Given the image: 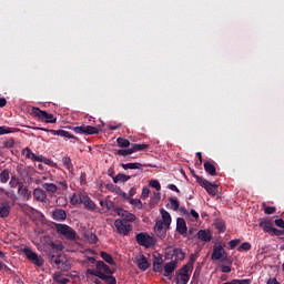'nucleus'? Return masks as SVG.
<instances>
[{"label": "nucleus", "mask_w": 284, "mask_h": 284, "mask_svg": "<svg viewBox=\"0 0 284 284\" xmlns=\"http://www.w3.org/2000/svg\"><path fill=\"white\" fill-rule=\"evenodd\" d=\"M136 243L146 250L156 245V239L154 235H150L148 232H141L135 235Z\"/></svg>", "instance_id": "obj_1"}, {"label": "nucleus", "mask_w": 284, "mask_h": 284, "mask_svg": "<svg viewBox=\"0 0 284 284\" xmlns=\"http://www.w3.org/2000/svg\"><path fill=\"white\" fill-rule=\"evenodd\" d=\"M87 274L101 278V274H114V271H112L108 264L103 263V261H98L95 268H88Z\"/></svg>", "instance_id": "obj_2"}, {"label": "nucleus", "mask_w": 284, "mask_h": 284, "mask_svg": "<svg viewBox=\"0 0 284 284\" xmlns=\"http://www.w3.org/2000/svg\"><path fill=\"white\" fill-rule=\"evenodd\" d=\"M31 116L39 119V121H44V123H57V118H54V114L48 113L47 111H43L37 106L31 109Z\"/></svg>", "instance_id": "obj_3"}, {"label": "nucleus", "mask_w": 284, "mask_h": 284, "mask_svg": "<svg viewBox=\"0 0 284 284\" xmlns=\"http://www.w3.org/2000/svg\"><path fill=\"white\" fill-rule=\"evenodd\" d=\"M55 232L68 241H77V231L67 224H55Z\"/></svg>", "instance_id": "obj_4"}, {"label": "nucleus", "mask_w": 284, "mask_h": 284, "mask_svg": "<svg viewBox=\"0 0 284 284\" xmlns=\"http://www.w3.org/2000/svg\"><path fill=\"white\" fill-rule=\"evenodd\" d=\"M50 263H54V265H57L58 270H61V272H70V270H72L70 262H68L65 256L62 255H51Z\"/></svg>", "instance_id": "obj_5"}, {"label": "nucleus", "mask_w": 284, "mask_h": 284, "mask_svg": "<svg viewBox=\"0 0 284 284\" xmlns=\"http://www.w3.org/2000/svg\"><path fill=\"white\" fill-rule=\"evenodd\" d=\"M193 176L196 180V183H199V185H201V187H204V190L207 192V194H210L211 196H216V189L219 187V185H216L215 183H212L196 174H194Z\"/></svg>", "instance_id": "obj_6"}, {"label": "nucleus", "mask_w": 284, "mask_h": 284, "mask_svg": "<svg viewBox=\"0 0 284 284\" xmlns=\"http://www.w3.org/2000/svg\"><path fill=\"white\" fill-rule=\"evenodd\" d=\"M192 273V268L190 267V264L183 265L178 271V276L175 277L176 284H187L190 283V274Z\"/></svg>", "instance_id": "obj_7"}, {"label": "nucleus", "mask_w": 284, "mask_h": 284, "mask_svg": "<svg viewBox=\"0 0 284 284\" xmlns=\"http://www.w3.org/2000/svg\"><path fill=\"white\" fill-rule=\"evenodd\" d=\"M211 261H221V263H227L230 261V258H227V251L223 248V245H216L213 247Z\"/></svg>", "instance_id": "obj_8"}, {"label": "nucleus", "mask_w": 284, "mask_h": 284, "mask_svg": "<svg viewBox=\"0 0 284 284\" xmlns=\"http://www.w3.org/2000/svg\"><path fill=\"white\" fill-rule=\"evenodd\" d=\"M23 254L27 256L30 263H32L33 265H37L38 267H43V264L45 263V261L34 251L30 250V247H26L23 250Z\"/></svg>", "instance_id": "obj_9"}, {"label": "nucleus", "mask_w": 284, "mask_h": 284, "mask_svg": "<svg viewBox=\"0 0 284 284\" xmlns=\"http://www.w3.org/2000/svg\"><path fill=\"white\" fill-rule=\"evenodd\" d=\"M114 227H115L118 234H120V236H128V234H130L132 232V224H130L121 219H116L114 221Z\"/></svg>", "instance_id": "obj_10"}, {"label": "nucleus", "mask_w": 284, "mask_h": 284, "mask_svg": "<svg viewBox=\"0 0 284 284\" xmlns=\"http://www.w3.org/2000/svg\"><path fill=\"white\" fill-rule=\"evenodd\" d=\"M41 132H50L53 136H62L63 139H74V141H79L74 134L65 131V130H54V129H45V128H38Z\"/></svg>", "instance_id": "obj_11"}, {"label": "nucleus", "mask_w": 284, "mask_h": 284, "mask_svg": "<svg viewBox=\"0 0 284 284\" xmlns=\"http://www.w3.org/2000/svg\"><path fill=\"white\" fill-rule=\"evenodd\" d=\"M153 230L158 239H161V241H165V239H168V230H170V227L163 225V221H156Z\"/></svg>", "instance_id": "obj_12"}, {"label": "nucleus", "mask_w": 284, "mask_h": 284, "mask_svg": "<svg viewBox=\"0 0 284 284\" xmlns=\"http://www.w3.org/2000/svg\"><path fill=\"white\" fill-rule=\"evenodd\" d=\"M115 214L121 216V221H124V223H134L136 221V215L130 213L121 206L116 209Z\"/></svg>", "instance_id": "obj_13"}, {"label": "nucleus", "mask_w": 284, "mask_h": 284, "mask_svg": "<svg viewBox=\"0 0 284 284\" xmlns=\"http://www.w3.org/2000/svg\"><path fill=\"white\" fill-rule=\"evenodd\" d=\"M82 205H84V207H85V210H88V212L97 211L99 214H103V212H101V209L97 207V203H94V201H92V197L89 196L88 194L84 195V197L82 200Z\"/></svg>", "instance_id": "obj_14"}, {"label": "nucleus", "mask_w": 284, "mask_h": 284, "mask_svg": "<svg viewBox=\"0 0 284 284\" xmlns=\"http://www.w3.org/2000/svg\"><path fill=\"white\" fill-rule=\"evenodd\" d=\"M75 132L77 134H99V128L97 126H92V125H80V126H75Z\"/></svg>", "instance_id": "obj_15"}, {"label": "nucleus", "mask_w": 284, "mask_h": 284, "mask_svg": "<svg viewBox=\"0 0 284 284\" xmlns=\"http://www.w3.org/2000/svg\"><path fill=\"white\" fill-rule=\"evenodd\" d=\"M18 194L22 201H30L32 199V191H30V189L24 184H20L18 187Z\"/></svg>", "instance_id": "obj_16"}, {"label": "nucleus", "mask_w": 284, "mask_h": 284, "mask_svg": "<svg viewBox=\"0 0 284 284\" xmlns=\"http://www.w3.org/2000/svg\"><path fill=\"white\" fill-rule=\"evenodd\" d=\"M169 250V256H174L176 261L185 260V252H183V248L170 246Z\"/></svg>", "instance_id": "obj_17"}, {"label": "nucleus", "mask_w": 284, "mask_h": 284, "mask_svg": "<svg viewBox=\"0 0 284 284\" xmlns=\"http://www.w3.org/2000/svg\"><path fill=\"white\" fill-rule=\"evenodd\" d=\"M33 197L39 203H45V200L48 199V193H45L43 189L38 187L33 190Z\"/></svg>", "instance_id": "obj_18"}, {"label": "nucleus", "mask_w": 284, "mask_h": 284, "mask_svg": "<svg viewBox=\"0 0 284 284\" xmlns=\"http://www.w3.org/2000/svg\"><path fill=\"white\" fill-rule=\"evenodd\" d=\"M22 154L23 156H26V159H30L31 161H36L38 163H43V156L34 154V152H32V150H30L29 148L24 149L22 151Z\"/></svg>", "instance_id": "obj_19"}, {"label": "nucleus", "mask_w": 284, "mask_h": 284, "mask_svg": "<svg viewBox=\"0 0 284 284\" xmlns=\"http://www.w3.org/2000/svg\"><path fill=\"white\" fill-rule=\"evenodd\" d=\"M52 219L58 222L65 221L68 213L63 209H55L52 211Z\"/></svg>", "instance_id": "obj_20"}, {"label": "nucleus", "mask_w": 284, "mask_h": 284, "mask_svg": "<svg viewBox=\"0 0 284 284\" xmlns=\"http://www.w3.org/2000/svg\"><path fill=\"white\" fill-rule=\"evenodd\" d=\"M153 272H162L163 270V256L161 254L153 255Z\"/></svg>", "instance_id": "obj_21"}, {"label": "nucleus", "mask_w": 284, "mask_h": 284, "mask_svg": "<svg viewBox=\"0 0 284 284\" xmlns=\"http://www.w3.org/2000/svg\"><path fill=\"white\" fill-rule=\"evenodd\" d=\"M176 231L182 236L187 234V224L185 223V220L183 217H179L176 220Z\"/></svg>", "instance_id": "obj_22"}, {"label": "nucleus", "mask_w": 284, "mask_h": 284, "mask_svg": "<svg viewBox=\"0 0 284 284\" xmlns=\"http://www.w3.org/2000/svg\"><path fill=\"white\" fill-rule=\"evenodd\" d=\"M85 193L79 192V193H73L70 203L71 205H81L83 203V199H85Z\"/></svg>", "instance_id": "obj_23"}, {"label": "nucleus", "mask_w": 284, "mask_h": 284, "mask_svg": "<svg viewBox=\"0 0 284 284\" xmlns=\"http://www.w3.org/2000/svg\"><path fill=\"white\" fill-rule=\"evenodd\" d=\"M178 262L171 261L164 265V273L163 276H170L171 274H174V271L176 270Z\"/></svg>", "instance_id": "obj_24"}, {"label": "nucleus", "mask_w": 284, "mask_h": 284, "mask_svg": "<svg viewBox=\"0 0 284 284\" xmlns=\"http://www.w3.org/2000/svg\"><path fill=\"white\" fill-rule=\"evenodd\" d=\"M197 239L204 243H210V241H212V233L210 230H200L197 232Z\"/></svg>", "instance_id": "obj_25"}, {"label": "nucleus", "mask_w": 284, "mask_h": 284, "mask_svg": "<svg viewBox=\"0 0 284 284\" xmlns=\"http://www.w3.org/2000/svg\"><path fill=\"white\" fill-rule=\"evenodd\" d=\"M10 216V202H2L0 205V219H8Z\"/></svg>", "instance_id": "obj_26"}, {"label": "nucleus", "mask_w": 284, "mask_h": 284, "mask_svg": "<svg viewBox=\"0 0 284 284\" xmlns=\"http://www.w3.org/2000/svg\"><path fill=\"white\" fill-rule=\"evenodd\" d=\"M136 263L141 272H145L150 268V262H148V257H145V255H141L140 258H138Z\"/></svg>", "instance_id": "obj_27"}, {"label": "nucleus", "mask_w": 284, "mask_h": 284, "mask_svg": "<svg viewBox=\"0 0 284 284\" xmlns=\"http://www.w3.org/2000/svg\"><path fill=\"white\" fill-rule=\"evenodd\" d=\"M100 205L101 207H106L108 211L111 210L114 213H116V210H119V205H115V203L111 200H100Z\"/></svg>", "instance_id": "obj_28"}, {"label": "nucleus", "mask_w": 284, "mask_h": 284, "mask_svg": "<svg viewBox=\"0 0 284 284\" xmlns=\"http://www.w3.org/2000/svg\"><path fill=\"white\" fill-rule=\"evenodd\" d=\"M160 212H161V215H162L163 225L166 226V227H170V225L172 224V216L164 209H162Z\"/></svg>", "instance_id": "obj_29"}, {"label": "nucleus", "mask_w": 284, "mask_h": 284, "mask_svg": "<svg viewBox=\"0 0 284 284\" xmlns=\"http://www.w3.org/2000/svg\"><path fill=\"white\" fill-rule=\"evenodd\" d=\"M204 171L206 174H210V176H216V166L210 161L204 162Z\"/></svg>", "instance_id": "obj_30"}, {"label": "nucleus", "mask_w": 284, "mask_h": 284, "mask_svg": "<svg viewBox=\"0 0 284 284\" xmlns=\"http://www.w3.org/2000/svg\"><path fill=\"white\" fill-rule=\"evenodd\" d=\"M258 227L263 229V232H266L267 234H272L274 230V226H272V222L270 221H261Z\"/></svg>", "instance_id": "obj_31"}, {"label": "nucleus", "mask_w": 284, "mask_h": 284, "mask_svg": "<svg viewBox=\"0 0 284 284\" xmlns=\"http://www.w3.org/2000/svg\"><path fill=\"white\" fill-rule=\"evenodd\" d=\"M42 187L45 190V192H48V194H57L59 191V186H57L54 183H43Z\"/></svg>", "instance_id": "obj_32"}, {"label": "nucleus", "mask_w": 284, "mask_h": 284, "mask_svg": "<svg viewBox=\"0 0 284 284\" xmlns=\"http://www.w3.org/2000/svg\"><path fill=\"white\" fill-rule=\"evenodd\" d=\"M131 179H132L131 175H125L123 173H118L113 178V183H128V181H130Z\"/></svg>", "instance_id": "obj_33"}, {"label": "nucleus", "mask_w": 284, "mask_h": 284, "mask_svg": "<svg viewBox=\"0 0 284 284\" xmlns=\"http://www.w3.org/2000/svg\"><path fill=\"white\" fill-rule=\"evenodd\" d=\"M101 258H103V261H105V263H109V265H116V262H114V258L112 257V255H110V253L106 252H101L100 253Z\"/></svg>", "instance_id": "obj_34"}, {"label": "nucleus", "mask_w": 284, "mask_h": 284, "mask_svg": "<svg viewBox=\"0 0 284 284\" xmlns=\"http://www.w3.org/2000/svg\"><path fill=\"white\" fill-rule=\"evenodd\" d=\"M101 281H105L106 284H116V277L112 274H100Z\"/></svg>", "instance_id": "obj_35"}, {"label": "nucleus", "mask_w": 284, "mask_h": 284, "mask_svg": "<svg viewBox=\"0 0 284 284\" xmlns=\"http://www.w3.org/2000/svg\"><path fill=\"white\" fill-rule=\"evenodd\" d=\"M122 168L124 170H141V168H143V164H141L139 162L126 163V164H122Z\"/></svg>", "instance_id": "obj_36"}, {"label": "nucleus", "mask_w": 284, "mask_h": 284, "mask_svg": "<svg viewBox=\"0 0 284 284\" xmlns=\"http://www.w3.org/2000/svg\"><path fill=\"white\" fill-rule=\"evenodd\" d=\"M10 181V170L4 169L0 172V183H8Z\"/></svg>", "instance_id": "obj_37"}, {"label": "nucleus", "mask_w": 284, "mask_h": 284, "mask_svg": "<svg viewBox=\"0 0 284 284\" xmlns=\"http://www.w3.org/2000/svg\"><path fill=\"white\" fill-rule=\"evenodd\" d=\"M62 163L63 165H65L69 172H72V170H74V165H72V159H70L69 156L62 158Z\"/></svg>", "instance_id": "obj_38"}, {"label": "nucleus", "mask_w": 284, "mask_h": 284, "mask_svg": "<svg viewBox=\"0 0 284 284\" xmlns=\"http://www.w3.org/2000/svg\"><path fill=\"white\" fill-rule=\"evenodd\" d=\"M10 187H20L23 185L21 181L17 178V175H12L9 182Z\"/></svg>", "instance_id": "obj_39"}, {"label": "nucleus", "mask_w": 284, "mask_h": 284, "mask_svg": "<svg viewBox=\"0 0 284 284\" xmlns=\"http://www.w3.org/2000/svg\"><path fill=\"white\" fill-rule=\"evenodd\" d=\"M116 143L119 148H130V140L125 138H118Z\"/></svg>", "instance_id": "obj_40"}, {"label": "nucleus", "mask_w": 284, "mask_h": 284, "mask_svg": "<svg viewBox=\"0 0 284 284\" xmlns=\"http://www.w3.org/2000/svg\"><path fill=\"white\" fill-rule=\"evenodd\" d=\"M53 280L55 281V283H60V284L70 283V280L68 277H61V273L54 274Z\"/></svg>", "instance_id": "obj_41"}, {"label": "nucleus", "mask_w": 284, "mask_h": 284, "mask_svg": "<svg viewBox=\"0 0 284 284\" xmlns=\"http://www.w3.org/2000/svg\"><path fill=\"white\" fill-rule=\"evenodd\" d=\"M130 154H134V150L131 149H120L118 150V155L119 156H130Z\"/></svg>", "instance_id": "obj_42"}, {"label": "nucleus", "mask_w": 284, "mask_h": 284, "mask_svg": "<svg viewBox=\"0 0 284 284\" xmlns=\"http://www.w3.org/2000/svg\"><path fill=\"white\" fill-rule=\"evenodd\" d=\"M252 250V244L250 242H244L237 247V252H250Z\"/></svg>", "instance_id": "obj_43"}, {"label": "nucleus", "mask_w": 284, "mask_h": 284, "mask_svg": "<svg viewBox=\"0 0 284 284\" xmlns=\"http://www.w3.org/2000/svg\"><path fill=\"white\" fill-rule=\"evenodd\" d=\"M150 148V145L148 144H133L132 149L133 152H143L145 150H148Z\"/></svg>", "instance_id": "obj_44"}, {"label": "nucleus", "mask_w": 284, "mask_h": 284, "mask_svg": "<svg viewBox=\"0 0 284 284\" xmlns=\"http://www.w3.org/2000/svg\"><path fill=\"white\" fill-rule=\"evenodd\" d=\"M129 203L130 205H135V207H138L139 210H143V202H141V200L139 199H129Z\"/></svg>", "instance_id": "obj_45"}, {"label": "nucleus", "mask_w": 284, "mask_h": 284, "mask_svg": "<svg viewBox=\"0 0 284 284\" xmlns=\"http://www.w3.org/2000/svg\"><path fill=\"white\" fill-rule=\"evenodd\" d=\"M1 192H3L8 199H11V201H17V193H14V191H6L1 189Z\"/></svg>", "instance_id": "obj_46"}, {"label": "nucleus", "mask_w": 284, "mask_h": 284, "mask_svg": "<svg viewBox=\"0 0 284 284\" xmlns=\"http://www.w3.org/2000/svg\"><path fill=\"white\" fill-rule=\"evenodd\" d=\"M215 227L219 231L220 234H223V232H225V222L223 221H217L215 223Z\"/></svg>", "instance_id": "obj_47"}, {"label": "nucleus", "mask_w": 284, "mask_h": 284, "mask_svg": "<svg viewBox=\"0 0 284 284\" xmlns=\"http://www.w3.org/2000/svg\"><path fill=\"white\" fill-rule=\"evenodd\" d=\"M106 190H109V192H113L114 194H119L121 192V189L114 184H106Z\"/></svg>", "instance_id": "obj_48"}, {"label": "nucleus", "mask_w": 284, "mask_h": 284, "mask_svg": "<svg viewBox=\"0 0 284 284\" xmlns=\"http://www.w3.org/2000/svg\"><path fill=\"white\" fill-rule=\"evenodd\" d=\"M149 185H151V187H154L156 192H161V183L159 182V180H151Z\"/></svg>", "instance_id": "obj_49"}, {"label": "nucleus", "mask_w": 284, "mask_h": 284, "mask_svg": "<svg viewBox=\"0 0 284 284\" xmlns=\"http://www.w3.org/2000/svg\"><path fill=\"white\" fill-rule=\"evenodd\" d=\"M12 132H14V130L10 126H0V135L12 134Z\"/></svg>", "instance_id": "obj_50"}, {"label": "nucleus", "mask_w": 284, "mask_h": 284, "mask_svg": "<svg viewBox=\"0 0 284 284\" xmlns=\"http://www.w3.org/2000/svg\"><path fill=\"white\" fill-rule=\"evenodd\" d=\"M170 204H171L172 210H174V212H176V210H179L180 203L178 202V200L171 197Z\"/></svg>", "instance_id": "obj_51"}, {"label": "nucleus", "mask_w": 284, "mask_h": 284, "mask_svg": "<svg viewBox=\"0 0 284 284\" xmlns=\"http://www.w3.org/2000/svg\"><path fill=\"white\" fill-rule=\"evenodd\" d=\"M263 206H264V214H274V212H276L275 206H265V204H263Z\"/></svg>", "instance_id": "obj_52"}, {"label": "nucleus", "mask_w": 284, "mask_h": 284, "mask_svg": "<svg viewBox=\"0 0 284 284\" xmlns=\"http://www.w3.org/2000/svg\"><path fill=\"white\" fill-rule=\"evenodd\" d=\"M272 236H284V231L273 227V231L271 232Z\"/></svg>", "instance_id": "obj_53"}, {"label": "nucleus", "mask_w": 284, "mask_h": 284, "mask_svg": "<svg viewBox=\"0 0 284 284\" xmlns=\"http://www.w3.org/2000/svg\"><path fill=\"white\" fill-rule=\"evenodd\" d=\"M240 243H241V241H240L239 239H236V240H231V241L229 242V247H230V250H234V247H236Z\"/></svg>", "instance_id": "obj_54"}, {"label": "nucleus", "mask_w": 284, "mask_h": 284, "mask_svg": "<svg viewBox=\"0 0 284 284\" xmlns=\"http://www.w3.org/2000/svg\"><path fill=\"white\" fill-rule=\"evenodd\" d=\"M150 196V189L148 186H144L142 189V195L141 199H148Z\"/></svg>", "instance_id": "obj_55"}, {"label": "nucleus", "mask_w": 284, "mask_h": 284, "mask_svg": "<svg viewBox=\"0 0 284 284\" xmlns=\"http://www.w3.org/2000/svg\"><path fill=\"white\" fill-rule=\"evenodd\" d=\"M3 145L8 149L10 148H14V139H9L7 141L3 142Z\"/></svg>", "instance_id": "obj_56"}, {"label": "nucleus", "mask_w": 284, "mask_h": 284, "mask_svg": "<svg viewBox=\"0 0 284 284\" xmlns=\"http://www.w3.org/2000/svg\"><path fill=\"white\" fill-rule=\"evenodd\" d=\"M52 250H57V252H63V244L51 243Z\"/></svg>", "instance_id": "obj_57"}, {"label": "nucleus", "mask_w": 284, "mask_h": 284, "mask_svg": "<svg viewBox=\"0 0 284 284\" xmlns=\"http://www.w3.org/2000/svg\"><path fill=\"white\" fill-rule=\"evenodd\" d=\"M99 242V237L97 236V234L91 233L89 235V243H98Z\"/></svg>", "instance_id": "obj_58"}, {"label": "nucleus", "mask_w": 284, "mask_h": 284, "mask_svg": "<svg viewBox=\"0 0 284 284\" xmlns=\"http://www.w3.org/2000/svg\"><path fill=\"white\" fill-rule=\"evenodd\" d=\"M274 223L277 227H281V230H284V220L283 219H277L274 221Z\"/></svg>", "instance_id": "obj_59"}, {"label": "nucleus", "mask_w": 284, "mask_h": 284, "mask_svg": "<svg viewBox=\"0 0 284 284\" xmlns=\"http://www.w3.org/2000/svg\"><path fill=\"white\" fill-rule=\"evenodd\" d=\"M221 272H223L224 274H230V272H232V267H230L229 265H221Z\"/></svg>", "instance_id": "obj_60"}, {"label": "nucleus", "mask_w": 284, "mask_h": 284, "mask_svg": "<svg viewBox=\"0 0 284 284\" xmlns=\"http://www.w3.org/2000/svg\"><path fill=\"white\" fill-rule=\"evenodd\" d=\"M168 189L171 190L172 192L181 194V190H179V187L175 184H169Z\"/></svg>", "instance_id": "obj_61"}, {"label": "nucleus", "mask_w": 284, "mask_h": 284, "mask_svg": "<svg viewBox=\"0 0 284 284\" xmlns=\"http://www.w3.org/2000/svg\"><path fill=\"white\" fill-rule=\"evenodd\" d=\"M236 284H252V280L245 278V280H235Z\"/></svg>", "instance_id": "obj_62"}, {"label": "nucleus", "mask_w": 284, "mask_h": 284, "mask_svg": "<svg viewBox=\"0 0 284 284\" xmlns=\"http://www.w3.org/2000/svg\"><path fill=\"white\" fill-rule=\"evenodd\" d=\"M119 196H122V199H124L125 201H130V196H128V193L123 192V190H120V192L118 193Z\"/></svg>", "instance_id": "obj_63"}, {"label": "nucleus", "mask_w": 284, "mask_h": 284, "mask_svg": "<svg viewBox=\"0 0 284 284\" xmlns=\"http://www.w3.org/2000/svg\"><path fill=\"white\" fill-rule=\"evenodd\" d=\"M266 284H281L276 277H271L267 280Z\"/></svg>", "instance_id": "obj_64"}]
</instances>
